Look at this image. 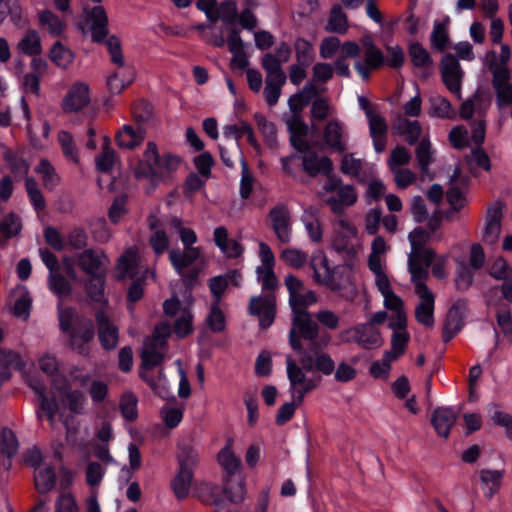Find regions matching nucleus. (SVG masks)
I'll return each instance as SVG.
<instances>
[{
    "instance_id": "obj_35",
    "label": "nucleus",
    "mask_w": 512,
    "mask_h": 512,
    "mask_svg": "<svg viewBox=\"0 0 512 512\" xmlns=\"http://www.w3.org/2000/svg\"><path fill=\"white\" fill-rule=\"evenodd\" d=\"M145 139V132L140 127L123 125L116 134V142L120 148L135 149Z\"/></svg>"
},
{
    "instance_id": "obj_19",
    "label": "nucleus",
    "mask_w": 512,
    "mask_h": 512,
    "mask_svg": "<svg viewBox=\"0 0 512 512\" xmlns=\"http://www.w3.org/2000/svg\"><path fill=\"white\" fill-rule=\"evenodd\" d=\"M505 212V205L501 201H495L486 212V219L482 239L485 243L496 244L501 234V222Z\"/></svg>"
},
{
    "instance_id": "obj_42",
    "label": "nucleus",
    "mask_w": 512,
    "mask_h": 512,
    "mask_svg": "<svg viewBox=\"0 0 512 512\" xmlns=\"http://www.w3.org/2000/svg\"><path fill=\"white\" fill-rule=\"evenodd\" d=\"M510 58L511 49L507 44L500 45L499 54L494 51H490L486 54V61L489 65V69L493 74V77H495V72L498 70H505L507 74H510V70L507 65Z\"/></svg>"
},
{
    "instance_id": "obj_17",
    "label": "nucleus",
    "mask_w": 512,
    "mask_h": 512,
    "mask_svg": "<svg viewBox=\"0 0 512 512\" xmlns=\"http://www.w3.org/2000/svg\"><path fill=\"white\" fill-rule=\"evenodd\" d=\"M285 286L289 292V305L292 311L311 306L317 302L316 294L306 289L302 280L289 274L285 278Z\"/></svg>"
},
{
    "instance_id": "obj_26",
    "label": "nucleus",
    "mask_w": 512,
    "mask_h": 512,
    "mask_svg": "<svg viewBox=\"0 0 512 512\" xmlns=\"http://www.w3.org/2000/svg\"><path fill=\"white\" fill-rule=\"evenodd\" d=\"M223 489L209 482H201L195 487L196 497L204 504L211 506L219 512L224 508L225 501L222 496Z\"/></svg>"
},
{
    "instance_id": "obj_57",
    "label": "nucleus",
    "mask_w": 512,
    "mask_h": 512,
    "mask_svg": "<svg viewBox=\"0 0 512 512\" xmlns=\"http://www.w3.org/2000/svg\"><path fill=\"white\" fill-rule=\"evenodd\" d=\"M280 259L292 268L301 269L306 265L308 256L298 248H286L281 251Z\"/></svg>"
},
{
    "instance_id": "obj_63",
    "label": "nucleus",
    "mask_w": 512,
    "mask_h": 512,
    "mask_svg": "<svg viewBox=\"0 0 512 512\" xmlns=\"http://www.w3.org/2000/svg\"><path fill=\"white\" fill-rule=\"evenodd\" d=\"M58 141L65 158L71 162L78 163V150L75 147L72 136L67 131H60L58 134Z\"/></svg>"
},
{
    "instance_id": "obj_56",
    "label": "nucleus",
    "mask_w": 512,
    "mask_h": 512,
    "mask_svg": "<svg viewBox=\"0 0 512 512\" xmlns=\"http://www.w3.org/2000/svg\"><path fill=\"white\" fill-rule=\"evenodd\" d=\"M102 152L96 157L95 164L99 172H110L116 162L115 151L109 146V139L105 137Z\"/></svg>"
},
{
    "instance_id": "obj_32",
    "label": "nucleus",
    "mask_w": 512,
    "mask_h": 512,
    "mask_svg": "<svg viewBox=\"0 0 512 512\" xmlns=\"http://www.w3.org/2000/svg\"><path fill=\"white\" fill-rule=\"evenodd\" d=\"M367 119L374 149L377 153H380L386 146L387 123L377 112L373 114L368 113Z\"/></svg>"
},
{
    "instance_id": "obj_51",
    "label": "nucleus",
    "mask_w": 512,
    "mask_h": 512,
    "mask_svg": "<svg viewBox=\"0 0 512 512\" xmlns=\"http://www.w3.org/2000/svg\"><path fill=\"white\" fill-rule=\"evenodd\" d=\"M184 407L182 405L167 403L161 410L160 415L164 424L173 429L177 427L183 419Z\"/></svg>"
},
{
    "instance_id": "obj_12",
    "label": "nucleus",
    "mask_w": 512,
    "mask_h": 512,
    "mask_svg": "<svg viewBox=\"0 0 512 512\" xmlns=\"http://www.w3.org/2000/svg\"><path fill=\"white\" fill-rule=\"evenodd\" d=\"M180 449L179 471L172 482V488L178 499H184L190 491L193 468L198 463V452L191 447H180Z\"/></svg>"
},
{
    "instance_id": "obj_8",
    "label": "nucleus",
    "mask_w": 512,
    "mask_h": 512,
    "mask_svg": "<svg viewBox=\"0 0 512 512\" xmlns=\"http://www.w3.org/2000/svg\"><path fill=\"white\" fill-rule=\"evenodd\" d=\"M105 45L110 53L112 62L118 65L115 72L108 77L107 85L111 93L119 94L134 80V70L132 67L125 65L118 38L115 36L107 38Z\"/></svg>"
},
{
    "instance_id": "obj_30",
    "label": "nucleus",
    "mask_w": 512,
    "mask_h": 512,
    "mask_svg": "<svg viewBox=\"0 0 512 512\" xmlns=\"http://www.w3.org/2000/svg\"><path fill=\"white\" fill-rule=\"evenodd\" d=\"M303 170L310 176L318 174L328 175L332 171L333 165L331 160L326 156H318L313 151L306 152L302 157Z\"/></svg>"
},
{
    "instance_id": "obj_31",
    "label": "nucleus",
    "mask_w": 512,
    "mask_h": 512,
    "mask_svg": "<svg viewBox=\"0 0 512 512\" xmlns=\"http://www.w3.org/2000/svg\"><path fill=\"white\" fill-rule=\"evenodd\" d=\"M451 188L447 192V202L450 205V214L460 211L467 203L463 191L457 186L465 185L468 181L467 177L461 175V171L456 168L451 176Z\"/></svg>"
},
{
    "instance_id": "obj_47",
    "label": "nucleus",
    "mask_w": 512,
    "mask_h": 512,
    "mask_svg": "<svg viewBox=\"0 0 512 512\" xmlns=\"http://www.w3.org/2000/svg\"><path fill=\"white\" fill-rule=\"evenodd\" d=\"M488 414L495 425L502 427L505 435L512 440V416L503 411L496 403H490L487 407Z\"/></svg>"
},
{
    "instance_id": "obj_23",
    "label": "nucleus",
    "mask_w": 512,
    "mask_h": 512,
    "mask_svg": "<svg viewBox=\"0 0 512 512\" xmlns=\"http://www.w3.org/2000/svg\"><path fill=\"white\" fill-rule=\"evenodd\" d=\"M117 277L122 278H134L142 273V266L140 265V257L137 251L133 248H129L126 252L119 258L117 267ZM144 277L150 275L151 277L155 276L154 271H143Z\"/></svg>"
},
{
    "instance_id": "obj_15",
    "label": "nucleus",
    "mask_w": 512,
    "mask_h": 512,
    "mask_svg": "<svg viewBox=\"0 0 512 512\" xmlns=\"http://www.w3.org/2000/svg\"><path fill=\"white\" fill-rule=\"evenodd\" d=\"M310 268L313 271V280L319 285L326 286L332 291L341 289L340 283L334 277V271L329 265L327 255L323 250H315L309 261Z\"/></svg>"
},
{
    "instance_id": "obj_41",
    "label": "nucleus",
    "mask_w": 512,
    "mask_h": 512,
    "mask_svg": "<svg viewBox=\"0 0 512 512\" xmlns=\"http://www.w3.org/2000/svg\"><path fill=\"white\" fill-rule=\"evenodd\" d=\"M14 300L13 313L17 318L27 320L30 315L31 297L26 287L18 286L12 294Z\"/></svg>"
},
{
    "instance_id": "obj_61",
    "label": "nucleus",
    "mask_w": 512,
    "mask_h": 512,
    "mask_svg": "<svg viewBox=\"0 0 512 512\" xmlns=\"http://www.w3.org/2000/svg\"><path fill=\"white\" fill-rule=\"evenodd\" d=\"M224 492L227 494L231 502H241L246 494L245 480L243 478L226 480Z\"/></svg>"
},
{
    "instance_id": "obj_7",
    "label": "nucleus",
    "mask_w": 512,
    "mask_h": 512,
    "mask_svg": "<svg viewBox=\"0 0 512 512\" xmlns=\"http://www.w3.org/2000/svg\"><path fill=\"white\" fill-rule=\"evenodd\" d=\"M430 234L421 227L412 230L408 235L411 250L408 254V271L411 278H427L429 263L435 256L433 249L425 247Z\"/></svg>"
},
{
    "instance_id": "obj_62",
    "label": "nucleus",
    "mask_w": 512,
    "mask_h": 512,
    "mask_svg": "<svg viewBox=\"0 0 512 512\" xmlns=\"http://www.w3.org/2000/svg\"><path fill=\"white\" fill-rule=\"evenodd\" d=\"M50 59L57 66L61 68H66L72 63L73 54L60 42H56L50 50Z\"/></svg>"
},
{
    "instance_id": "obj_3",
    "label": "nucleus",
    "mask_w": 512,
    "mask_h": 512,
    "mask_svg": "<svg viewBox=\"0 0 512 512\" xmlns=\"http://www.w3.org/2000/svg\"><path fill=\"white\" fill-rule=\"evenodd\" d=\"M257 280L262 286L263 295L252 297L249 311L259 319L262 328H268L274 322L276 303L272 291L278 286L274 268L257 267Z\"/></svg>"
},
{
    "instance_id": "obj_34",
    "label": "nucleus",
    "mask_w": 512,
    "mask_h": 512,
    "mask_svg": "<svg viewBox=\"0 0 512 512\" xmlns=\"http://www.w3.org/2000/svg\"><path fill=\"white\" fill-rule=\"evenodd\" d=\"M493 87L497 95V103L501 108L512 104V83L510 82V74L505 70H498L493 77Z\"/></svg>"
},
{
    "instance_id": "obj_59",
    "label": "nucleus",
    "mask_w": 512,
    "mask_h": 512,
    "mask_svg": "<svg viewBox=\"0 0 512 512\" xmlns=\"http://www.w3.org/2000/svg\"><path fill=\"white\" fill-rule=\"evenodd\" d=\"M295 54L297 62L310 65L314 60L315 51L313 45L304 38L296 39L294 43Z\"/></svg>"
},
{
    "instance_id": "obj_33",
    "label": "nucleus",
    "mask_w": 512,
    "mask_h": 512,
    "mask_svg": "<svg viewBox=\"0 0 512 512\" xmlns=\"http://www.w3.org/2000/svg\"><path fill=\"white\" fill-rule=\"evenodd\" d=\"M107 263L108 259L101 251L86 250L79 257V265L88 275L104 273L103 267Z\"/></svg>"
},
{
    "instance_id": "obj_39",
    "label": "nucleus",
    "mask_w": 512,
    "mask_h": 512,
    "mask_svg": "<svg viewBox=\"0 0 512 512\" xmlns=\"http://www.w3.org/2000/svg\"><path fill=\"white\" fill-rule=\"evenodd\" d=\"M504 476L503 470L482 469L479 472L481 489L484 495L491 498L500 489Z\"/></svg>"
},
{
    "instance_id": "obj_20",
    "label": "nucleus",
    "mask_w": 512,
    "mask_h": 512,
    "mask_svg": "<svg viewBox=\"0 0 512 512\" xmlns=\"http://www.w3.org/2000/svg\"><path fill=\"white\" fill-rule=\"evenodd\" d=\"M348 132L345 124L337 119H330L323 128V141L325 145L339 153L344 152L348 145Z\"/></svg>"
},
{
    "instance_id": "obj_24",
    "label": "nucleus",
    "mask_w": 512,
    "mask_h": 512,
    "mask_svg": "<svg viewBox=\"0 0 512 512\" xmlns=\"http://www.w3.org/2000/svg\"><path fill=\"white\" fill-rule=\"evenodd\" d=\"M441 72L446 87L459 97L462 71L458 60L452 55H446L441 62Z\"/></svg>"
},
{
    "instance_id": "obj_38",
    "label": "nucleus",
    "mask_w": 512,
    "mask_h": 512,
    "mask_svg": "<svg viewBox=\"0 0 512 512\" xmlns=\"http://www.w3.org/2000/svg\"><path fill=\"white\" fill-rule=\"evenodd\" d=\"M149 227L151 229L150 244L153 251L158 255L164 253L168 249L169 238L156 215L150 216Z\"/></svg>"
},
{
    "instance_id": "obj_50",
    "label": "nucleus",
    "mask_w": 512,
    "mask_h": 512,
    "mask_svg": "<svg viewBox=\"0 0 512 512\" xmlns=\"http://www.w3.org/2000/svg\"><path fill=\"white\" fill-rule=\"evenodd\" d=\"M35 486L40 493L50 491L55 485V473L49 466H39L35 470Z\"/></svg>"
},
{
    "instance_id": "obj_58",
    "label": "nucleus",
    "mask_w": 512,
    "mask_h": 512,
    "mask_svg": "<svg viewBox=\"0 0 512 512\" xmlns=\"http://www.w3.org/2000/svg\"><path fill=\"white\" fill-rule=\"evenodd\" d=\"M35 172L42 178L44 185L53 188L59 183V176L54 166L46 159H41L35 168Z\"/></svg>"
},
{
    "instance_id": "obj_64",
    "label": "nucleus",
    "mask_w": 512,
    "mask_h": 512,
    "mask_svg": "<svg viewBox=\"0 0 512 512\" xmlns=\"http://www.w3.org/2000/svg\"><path fill=\"white\" fill-rule=\"evenodd\" d=\"M138 400L134 394L124 393L120 399V411L122 416L129 421H134L138 416Z\"/></svg>"
},
{
    "instance_id": "obj_27",
    "label": "nucleus",
    "mask_w": 512,
    "mask_h": 512,
    "mask_svg": "<svg viewBox=\"0 0 512 512\" xmlns=\"http://www.w3.org/2000/svg\"><path fill=\"white\" fill-rule=\"evenodd\" d=\"M98 336L102 347L106 350L114 349L118 344V329L110 322L106 311L97 312Z\"/></svg>"
},
{
    "instance_id": "obj_5",
    "label": "nucleus",
    "mask_w": 512,
    "mask_h": 512,
    "mask_svg": "<svg viewBox=\"0 0 512 512\" xmlns=\"http://www.w3.org/2000/svg\"><path fill=\"white\" fill-rule=\"evenodd\" d=\"M300 337L308 340L315 349L325 348L331 340V336L327 333L320 336L319 325L303 308L292 311V328L289 332L291 348L302 354L304 349L301 345Z\"/></svg>"
},
{
    "instance_id": "obj_29",
    "label": "nucleus",
    "mask_w": 512,
    "mask_h": 512,
    "mask_svg": "<svg viewBox=\"0 0 512 512\" xmlns=\"http://www.w3.org/2000/svg\"><path fill=\"white\" fill-rule=\"evenodd\" d=\"M457 421V412L448 407H439L434 410L431 423L436 433L443 438H447L451 428Z\"/></svg>"
},
{
    "instance_id": "obj_43",
    "label": "nucleus",
    "mask_w": 512,
    "mask_h": 512,
    "mask_svg": "<svg viewBox=\"0 0 512 512\" xmlns=\"http://www.w3.org/2000/svg\"><path fill=\"white\" fill-rule=\"evenodd\" d=\"M302 222L309 238L313 242H320L323 237V231L317 210L313 208L305 209L302 214Z\"/></svg>"
},
{
    "instance_id": "obj_1",
    "label": "nucleus",
    "mask_w": 512,
    "mask_h": 512,
    "mask_svg": "<svg viewBox=\"0 0 512 512\" xmlns=\"http://www.w3.org/2000/svg\"><path fill=\"white\" fill-rule=\"evenodd\" d=\"M30 386L35 392L40 404V411H38V418H46L50 421L51 425L54 424L55 417L59 410V405L56 401L57 398L68 406L69 410L76 414L84 412L86 397L77 390H72L70 384L66 379L57 378L53 382V398L50 400L44 394L43 387L36 381H31Z\"/></svg>"
},
{
    "instance_id": "obj_14",
    "label": "nucleus",
    "mask_w": 512,
    "mask_h": 512,
    "mask_svg": "<svg viewBox=\"0 0 512 512\" xmlns=\"http://www.w3.org/2000/svg\"><path fill=\"white\" fill-rule=\"evenodd\" d=\"M342 343H356L363 349H375L382 345L380 331L371 323H362L339 333Z\"/></svg>"
},
{
    "instance_id": "obj_6",
    "label": "nucleus",
    "mask_w": 512,
    "mask_h": 512,
    "mask_svg": "<svg viewBox=\"0 0 512 512\" xmlns=\"http://www.w3.org/2000/svg\"><path fill=\"white\" fill-rule=\"evenodd\" d=\"M169 226L178 234L184 250L173 249L169 252V259L176 270L181 276H185L186 269L197 261L201 256V249L193 247L197 242V235L195 231L189 227H185L181 218L172 217L169 221Z\"/></svg>"
},
{
    "instance_id": "obj_2",
    "label": "nucleus",
    "mask_w": 512,
    "mask_h": 512,
    "mask_svg": "<svg viewBox=\"0 0 512 512\" xmlns=\"http://www.w3.org/2000/svg\"><path fill=\"white\" fill-rule=\"evenodd\" d=\"M181 159L173 154L159 155L157 145L147 142L142 158L132 167L136 179L146 181L152 187L157 185L167 174L176 171Z\"/></svg>"
},
{
    "instance_id": "obj_16",
    "label": "nucleus",
    "mask_w": 512,
    "mask_h": 512,
    "mask_svg": "<svg viewBox=\"0 0 512 512\" xmlns=\"http://www.w3.org/2000/svg\"><path fill=\"white\" fill-rule=\"evenodd\" d=\"M427 278H411L415 285V293L420 298V302L415 310V317L417 321L427 327H432L434 324V295L425 284Z\"/></svg>"
},
{
    "instance_id": "obj_60",
    "label": "nucleus",
    "mask_w": 512,
    "mask_h": 512,
    "mask_svg": "<svg viewBox=\"0 0 512 512\" xmlns=\"http://www.w3.org/2000/svg\"><path fill=\"white\" fill-rule=\"evenodd\" d=\"M457 263V275L455 278V283L458 289L466 290L470 287L473 281L474 273L473 269L470 265H467L464 260L456 259Z\"/></svg>"
},
{
    "instance_id": "obj_10",
    "label": "nucleus",
    "mask_w": 512,
    "mask_h": 512,
    "mask_svg": "<svg viewBox=\"0 0 512 512\" xmlns=\"http://www.w3.org/2000/svg\"><path fill=\"white\" fill-rule=\"evenodd\" d=\"M192 299L189 295L182 302L176 296L163 303V310L167 317L174 320V333L179 338L186 337L193 331V314L191 311Z\"/></svg>"
},
{
    "instance_id": "obj_40",
    "label": "nucleus",
    "mask_w": 512,
    "mask_h": 512,
    "mask_svg": "<svg viewBox=\"0 0 512 512\" xmlns=\"http://www.w3.org/2000/svg\"><path fill=\"white\" fill-rule=\"evenodd\" d=\"M241 282V275L237 271H231L225 275L216 276L210 280V290L215 298L214 303H219L221 296L229 285L237 286Z\"/></svg>"
},
{
    "instance_id": "obj_54",
    "label": "nucleus",
    "mask_w": 512,
    "mask_h": 512,
    "mask_svg": "<svg viewBox=\"0 0 512 512\" xmlns=\"http://www.w3.org/2000/svg\"><path fill=\"white\" fill-rule=\"evenodd\" d=\"M257 127L261 134L264 137L265 142L271 148H275L277 146V130L271 121H269L262 114H255L254 116Z\"/></svg>"
},
{
    "instance_id": "obj_22",
    "label": "nucleus",
    "mask_w": 512,
    "mask_h": 512,
    "mask_svg": "<svg viewBox=\"0 0 512 512\" xmlns=\"http://www.w3.org/2000/svg\"><path fill=\"white\" fill-rule=\"evenodd\" d=\"M357 237V228L349 221L339 219L335 222L332 247L337 252H351Z\"/></svg>"
},
{
    "instance_id": "obj_36",
    "label": "nucleus",
    "mask_w": 512,
    "mask_h": 512,
    "mask_svg": "<svg viewBox=\"0 0 512 512\" xmlns=\"http://www.w3.org/2000/svg\"><path fill=\"white\" fill-rule=\"evenodd\" d=\"M300 364L303 365L306 371L316 370L324 375H330L335 369V363L327 353H318L315 357L304 355Z\"/></svg>"
},
{
    "instance_id": "obj_11",
    "label": "nucleus",
    "mask_w": 512,
    "mask_h": 512,
    "mask_svg": "<svg viewBox=\"0 0 512 512\" xmlns=\"http://www.w3.org/2000/svg\"><path fill=\"white\" fill-rule=\"evenodd\" d=\"M76 318L75 311L71 308H61L59 306V322L61 329L70 336L71 346L83 353V346L94 337V327L90 320H83L74 329L73 323Z\"/></svg>"
},
{
    "instance_id": "obj_49",
    "label": "nucleus",
    "mask_w": 512,
    "mask_h": 512,
    "mask_svg": "<svg viewBox=\"0 0 512 512\" xmlns=\"http://www.w3.org/2000/svg\"><path fill=\"white\" fill-rule=\"evenodd\" d=\"M19 52L26 55H37L42 51L39 33L36 30H28L17 45Z\"/></svg>"
},
{
    "instance_id": "obj_37",
    "label": "nucleus",
    "mask_w": 512,
    "mask_h": 512,
    "mask_svg": "<svg viewBox=\"0 0 512 512\" xmlns=\"http://www.w3.org/2000/svg\"><path fill=\"white\" fill-rule=\"evenodd\" d=\"M357 201V194L350 185L341 186L336 196L327 199L331 210L336 214L343 213L345 207L353 205Z\"/></svg>"
},
{
    "instance_id": "obj_21",
    "label": "nucleus",
    "mask_w": 512,
    "mask_h": 512,
    "mask_svg": "<svg viewBox=\"0 0 512 512\" xmlns=\"http://www.w3.org/2000/svg\"><path fill=\"white\" fill-rule=\"evenodd\" d=\"M90 101L89 86L84 82H75L63 98L62 108L67 113H75L86 108Z\"/></svg>"
},
{
    "instance_id": "obj_18",
    "label": "nucleus",
    "mask_w": 512,
    "mask_h": 512,
    "mask_svg": "<svg viewBox=\"0 0 512 512\" xmlns=\"http://www.w3.org/2000/svg\"><path fill=\"white\" fill-rule=\"evenodd\" d=\"M362 46L364 48V62L357 60L354 67L363 80H368L370 72L385 63V57L370 37L362 38Z\"/></svg>"
},
{
    "instance_id": "obj_53",
    "label": "nucleus",
    "mask_w": 512,
    "mask_h": 512,
    "mask_svg": "<svg viewBox=\"0 0 512 512\" xmlns=\"http://www.w3.org/2000/svg\"><path fill=\"white\" fill-rule=\"evenodd\" d=\"M347 27V17L342 7L340 5L333 6L325 30L327 32L345 33Z\"/></svg>"
},
{
    "instance_id": "obj_52",
    "label": "nucleus",
    "mask_w": 512,
    "mask_h": 512,
    "mask_svg": "<svg viewBox=\"0 0 512 512\" xmlns=\"http://www.w3.org/2000/svg\"><path fill=\"white\" fill-rule=\"evenodd\" d=\"M430 110L431 115L438 118L451 119L455 117V111L450 102L441 95H434L430 98Z\"/></svg>"
},
{
    "instance_id": "obj_44",
    "label": "nucleus",
    "mask_w": 512,
    "mask_h": 512,
    "mask_svg": "<svg viewBox=\"0 0 512 512\" xmlns=\"http://www.w3.org/2000/svg\"><path fill=\"white\" fill-rule=\"evenodd\" d=\"M233 440L228 439L224 448L218 454V461L222 468L230 475H234L241 467V460L233 451Z\"/></svg>"
},
{
    "instance_id": "obj_4",
    "label": "nucleus",
    "mask_w": 512,
    "mask_h": 512,
    "mask_svg": "<svg viewBox=\"0 0 512 512\" xmlns=\"http://www.w3.org/2000/svg\"><path fill=\"white\" fill-rule=\"evenodd\" d=\"M317 94L318 89L315 83L308 82L302 90L290 96L288 100L292 115L286 119V125L290 132L292 146L300 152L306 147L304 136L307 131V126L303 122L300 113Z\"/></svg>"
},
{
    "instance_id": "obj_28",
    "label": "nucleus",
    "mask_w": 512,
    "mask_h": 512,
    "mask_svg": "<svg viewBox=\"0 0 512 512\" xmlns=\"http://www.w3.org/2000/svg\"><path fill=\"white\" fill-rule=\"evenodd\" d=\"M270 218L274 232L282 243H288L291 240L290 216L286 207L278 206L271 210Z\"/></svg>"
},
{
    "instance_id": "obj_13",
    "label": "nucleus",
    "mask_w": 512,
    "mask_h": 512,
    "mask_svg": "<svg viewBox=\"0 0 512 512\" xmlns=\"http://www.w3.org/2000/svg\"><path fill=\"white\" fill-rule=\"evenodd\" d=\"M170 334L169 323L161 322L155 327L153 336L144 342L142 348V364L145 368L154 367L162 362L164 347Z\"/></svg>"
},
{
    "instance_id": "obj_48",
    "label": "nucleus",
    "mask_w": 512,
    "mask_h": 512,
    "mask_svg": "<svg viewBox=\"0 0 512 512\" xmlns=\"http://www.w3.org/2000/svg\"><path fill=\"white\" fill-rule=\"evenodd\" d=\"M39 24L54 37L60 36L65 29V23L50 10H44L39 14Z\"/></svg>"
},
{
    "instance_id": "obj_55",
    "label": "nucleus",
    "mask_w": 512,
    "mask_h": 512,
    "mask_svg": "<svg viewBox=\"0 0 512 512\" xmlns=\"http://www.w3.org/2000/svg\"><path fill=\"white\" fill-rule=\"evenodd\" d=\"M490 102L482 95L475 94L471 99L462 103L460 108V115L464 119H469L475 111L482 112L487 109Z\"/></svg>"
},
{
    "instance_id": "obj_45",
    "label": "nucleus",
    "mask_w": 512,
    "mask_h": 512,
    "mask_svg": "<svg viewBox=\"0 0 512 512\" xmlns=\"http://www.w3.org/2000/svg\"><path fill=\"white\" fill-rule=\"evenodd\" d=\"M23 366L24 362L18 353L0 349V367L2 368L0 376L2 380L10 378V370H21Z\"/></svg>"
},
{
    "instance_id": "obj_25",
    "label": "nucleus",
    "mask_w": 512,
    "mask_h": 512,
    "mask_svg": "<svg viewBox=\"0 0 512 512\" xmlns=\"http://www.w3.org/2000/svg\"><path fill=\"white\" fill-rule=\"evenodd\" d=\"M84 14L87 23L90 25L92 38L96 42L104 41L108 34V17L102 6H95L91 9L85 8Z\"/></svg>"
},
{
    "instance_id": "obj_46",
    "label": "nucleus",
    "mask_w": 512,
    "mask_h": 512,
    "mask_svg": "<svg viewBox=\"0 0 512 512\" xmlns=\"http://www.w3.org/2000/svg\"><path fill=\"white\" fill-rule=\"evenodd\" d=\"M389 250L385 239L382 236H376L371 243V251L368 257L369 269H379L385 265V254Z\"/></svg>"
},
{
    "instance_id": "obj_9",
    "label": "nucleus",
    "mask_w": 512,
    "mask_h": 512,
    "mask_svg": "<svg viewBox=\"0 0 512 512\" xmlns=\"http://www.w3.org/2000/svg\"><path fill=\"white\" fill-rule=\"evenodd\" d=\"M307 372L291 355L286 356L289 393L295 402L302 403L305 395L314 390L320 381V378L308 377Z\"/></svg>"
}]
</instances>
